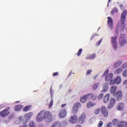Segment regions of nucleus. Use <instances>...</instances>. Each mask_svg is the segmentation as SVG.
Here are the masks:
<instances>
[{
  "label": "nucleus",
  "instance_id": "f257e3e1",
  "mask_svg": "<svg viewBox=\"0 0 127 127\" xmlns=\"http://www.w3.org/2000/svg\"><path fill=\"white\" fill-rule=\"evenodd\" d=\"M43 120L46 121L47 124L52 122V115L49 111L45 112V111H41L36 117V121L37 123H41Z\"/></svg>",
  "mask_w": 127,
  "mask_h": 127
},
{
  "label": "nucleus",
  "instance_id": "f03ea898",
  "mask_svg": "<svg viewBox=\"0 0 127 127\" xmlns=\"http://www.w3.org/2000/svg\"><path fill=\"white\" fill-rule=\"evenodd\" d=\"M127 10H124L121 14V22H119L117 26V31L122 32L123 30H125L126 28V19L127 18Z\"/></svg>",
  "mask_w": 127,
  "mask_h": 127
},
{
  "label": "nucleus",
  "instance_id": "7ed1b4c3",
  "mask_svg": "<svg viewBox=\"0 0 127 127\" xmlns=\"http://www.w3.org/2000/svg\"><path fill=\"white\" fill-rule=\"evenodd\" d=\"M119 44L120 46H125L127 44V39H126V35L121 34L119 39Z\"/></svg>",
  "mask_w": 127,
  "mask_h": 127
},
{
  "label": "nucleus",
  "instance_id": "20e7f679",
  "mask_svg": "<svg viewBox=\"0 0 127 127\" xmlns=\"http://www.w3.org/2000/svg\"><path fill=\"white\" fill-rule=\"evenodd\" d=\"M111 42L114 50H115V51L118 50V42L117 41V37H112Z\"/></svg>",
  "mask_w": 127,
  "mask_h": 127
},
{
  "label": "nucleus",
  "instance_id": "39448f33",
  "mask_svg": "<svg viewBox=\"0 0 127 127\" xmlns=\"http://www.w3.org/2000/svg\"><path fill=\"white\" fill-rule=\"evenodd\" d=\"M125 122L124 121H119V120L115 119L113 121L114 126L115 127H123L125 126Z\"/></svg>",
  "mask_w": 127,
  "mask_h": 127
},
{
  "label": "nucleus",
  "instance_id": "423d86ee",
  "mask_svg": "<svg viewBox=\"0 0 127 127\" xmlns=\"http://www.w3.org/2000/svg\"><path fill=\"white\" fill-rule=\"evenodd\" d=\"M8 115H9V108L4 109L0 112V116L2 118H5V117H7Z\"/></svg>",
  "mask_w": 127,
  "mask_h": 127
},
{
  "label": "nucleus",
  "instance_id": "0eeeda50",
  "mask_svg": "<svg viewBox=\"0 0 127 127\" xmlns=\"http://www.w3.org/2000/svg\"><path fill=\"white\" fill-rule=\"evenodd\" d=\"M66 115H67L66 109H63L60 111L59 116L61 119H64L66 117Z\"/></svg>",
  "mask_w": 127,
  "mask_h": 127
},
{
  "label": "nucleus",
  "instance_id": "6e6552de",
  "mask_svg": "<svg viewBox=\"0 0 127 127\" xmlns=\"http://www.w3.org/2000/svg\"><path fill=\"white\" fill-rule=\"evenodd\" d=\"M79 108H81V103L80 102H77L75 103L72 108V111L74 114H76L78 112Z\"/></svg>",
  "mask_w": 127,
  "mask_h": 127
},
{
  "label": "nucleus",
  "instance_id": "1a4fd4ad",
  "mask_svg": "<svg viewBox=\"0 0 127 127\" xmlns=\"http://www.w3.org/2000/svg\"><path fill=\"white\" fill-rule=\"evenodd\" d=\"M108 24L109 28L112 30L114 28V22L113 21V18L111 17H108Z\"/></svg>",
  "mask_w": 127,
  "mask_h": 127
},
{
  "label": "nucleus",
  "instance_id": "9d476101",
  "mask_svg": "<svg viewBox=\"0 0 127 127\" xmlns=\"http://www.w3.org/2000/svg\"><path fill=\"white\" fill-rule=\"evenodd\" d=\"M113 96L114 97H116L118 101H121L123 98V92L122 91L120 90L115 93V95Z\"/></svg>",
  "mask_w": 127,
  "mask_h": 127
},
{
  "label": "nucleus",
  "instance_id": "9b49d317",
  "mask_svg": "<svg viewBox=\"0 0 127 127\" xmlns=\"http://www.w3.org/2000/svg\"><path fill=\"white\" fill-rule=\"evenodd\" d=\"M101 111L104 117H107L108 116H109V112H108V110L105 106H102L101 107Z\"/></svg>",
  "mask_w": 127,
  "mask_h": 127
},
{
  "label": "nucleus",
  "instance_id": "f8f14e48",
  "mask_svg": "<svg viewBox=\"0 0 127 127\" xmlns=\"http://www.w3.org/2000/svg\"><path fill=\"white\" fill-rule=\"evenodd\" d=\"M123 63V60H119L114 63L113 67L115 68H119V67H120V66H121Z\"/></svg>",
  "mask_w": 127,
  "mask_h": 127
},
{
  "label": "nucleus",
  "instance_id": "ddd939ff",
  "mask_svg": "<svg viewBox=\"0 0 127 127\" xmlns=\"http://www.w3.org/2000/svg\"><path fill=\"white\" fill-rule=\"evenodd\" d=\"M87 100H96L97 98V96L94 95L92 93H89L85 95Z\"/></svg>",
  "mask_w": 127,
  "mask_h": 127
},
{
  "label": "nucleus",
  "instance_id": "4468645a",
  "mask_svg": "<svg viewBox=\"0 0 127 127\" xmlns=\"http://www.w3.org/2000/svg\"><path fill=\"white\" fill-rule=\"evenodd\" d=\"M78 119L77 118V116L76 115H73V116H71L69 118V123L70 124H76L77 123V120Z\"/></svg>",
  "mask_w": 127,
  "mask_h": 127
},
{
  "label": "nucleus",
  "instance_id": "2eb2a0df",
  "mask_svg": "<svg viewBox=\"0 0 127 127\" xmlns=\"http://www.w3.org/2000/svg\"><path fill=\"white\" fill-rule=\"evenodd\" d=\"M109 82H105L104 84H103L102 85V93H105V92H107L108 90H109V86H108V84Z\"/></svg>",
  "mask_w": 127,
  "mask_h": 127
},
{
  "label": "nucleus",
  "instance_id": "dca6fc26",
  "mask_svg": "<svg viewBox=\"0 0 127 127\" xmlns=\"http://www.w3.org/2000/svg\"><path fill=\"white\" fill-rule=\"evenodd\" d=\"M23 120V118L22 116H20L19 117L16 118L14 120V124L15 125H20L21 121Z\"/></svg>",
  "mask_w": 127,
  "mask_h": 127
},
{
  "label": "nucleus",
  "instance_id": "f3484780",
  "mask_svg": "<svg viewBox=\"0 0 127 127\" xmlns=\"http://www.w3.org/2000/svg\"><path fill=\"white\" fill-rule=\"evenodd\" d=\"M32 116H33V113H32V112H30L28 114H26L25 115V119H26V121L25 122L26 123H28V121H29V120L31 119V117H32Z\"/></svg>",
  "mask_w": 127,
  "mask_h": 127
},
{
  "label": "nucleus",
  "instance_id": "a211bd4d",
  "mask_svg": "<svg viewBox=\"0 0 127 127\" xmlns=\"http://www.w3.org/2000/svg\"><path fill=\"white\" fill-rule=\"evenodd\" d=\"M86 120V115H85V113H83L80 117L79 118V123L80 124H84V122Z\"/></svg>",
  "mask_w": 127,
  "mask_h": 127
},
{
  "label": "nucleus",
  "instance_id": "6ab92c4d",
  "mask_svg": "<svg viewBox=\"0 0 127 127\" xmlns=\"http://www.w3.org/2000/svg\"><path fill=\"white\" fill-rule=\"evenodd\" d=\"M114 74L113 73H110L109 75H107L105 77V82L109 83V81L113 80V76Z\"/></svg>",
  "mask_w": 127,
  "mask_h": 127
},
{
  "label": "nucleus",
  "instance_id": "aec40b11",
  "mask_svg": "<svg viewBox=\"0 0 127 127\" xmlns=\"http://www.w3.org/2000/svg\"><path fill=\"white\" fill-rule=\"evenodd\" d=\"M95 58H96V54H93L92 55H87L85 59L87 60H94Z\"/></svg>",
  "mask_w": 127,
  "mask_h": 127
},
{
  "label": "nucleus",
  "instance_id": "412c9836",
  "mask_svg": "<svg viewBox=\"0 0 127 127\" xmlns=\"http://www.w3.org/2000/svg\"><path fill=\"white\" fill-rule=\"evenodd\" d=\"M117 89L118 88L117 86H112L111 88L110 91H111V93L114 96V95H116V91H117Z\"/></svg>",
  "mask_w": 127,
  "mask_h": 127
},
{
  "label": "nucleus",
  "instance_id": "4be33fe9",
  "mask_svg": "<svg viewBox=\"0 0 127 127\" xmlns=\"http://www.w3.org/2000/svg\"><path fill=\"white\" fill-rule=\"evenodd\" d=\"M109 100H110V94H107L104 97L103 102L106 104L109 102Z\"/></svg>",
  "mask_w": 127,
  "mask_h": 127
},
{
  "label": "nucleus",
  "instance_id": "5701e85b",
  "mask_svg": "<svg viewBox=\"0 0 127 127\" xmlns=\"http://www.w3.org/2000/svg\"><path fill=\"white\" fill-rule=\"evenodd\" d=\"M22 109V105H19L15 106L14 110L15 112H19V111H21Z\"/></svg>",
  "mask_w": 127,
  "mask_h": 127
},
{
  "label": "nucleus",
  "instance_id": "b1692460",
  "mask_svg": "<svg viewBox=\"0 0 127 127\" xmlns=\"http://www.w3.org/2000/svg\"><path fill=\"white\" fill-rule=\"evenodd\" d=\"M124 109V103H120L117 107V110L118 111H123Z\"/></svg>",
  "mask_w": 127,
  "mask_h": 127
},
{
  "label": "nucleus",
  "instance_id": "393cba45",
  "mask_svg": "<svg viewBox=\"0 0 127 127\" xmlns=\"http://www.w3.org/2000/svg\"><path fill=\"white\" fill-rule=\"evenodd\" d=\"M62 124L61 123L59 122H56L53 124L51 127H61Z\"/></svg>",
  "mask_w": 127,
  "mask_h": 127
},
{
  "label": "nucleus",
  "instance_id": "a878e982",
  "mask_svg": "<svg viewBox=\"0 0 127 127\" xmlns=\"http://www.w3.org/2000/svg\"><path fill=\"white\" fill-rule=\"evenodd\" d=\"M115 82L117 84H120L122 82V77L121 76H117L115 79Z\"/></svg>",
  "mask_w": 127,
  "mask_h": 127
},
{
  "label": "nucleus",
  "instance_id": "bb28decb",
  "mask_svg": "<svg viewBox=\"0 0 127 127\" xmlns=\"http://www.w3.org/2000/svg\"><path fill=\"white\" fill-rule=\"evenodd\" d=\"M99 86H100L99 83H96L94 84L92 86V90H93V91L97 90V89H98V87H99Z\"/></svg>",
  "mask_w": 127,
  "mask_h": 127
},
{
  "label": "nucleus",
  "instance_id": "cd10ccee",
  "mask_svg": "<svg viewBox=\"0 0 127 127\" xmlns=\"http://www.w3.org/2000/svg\"><path fill=\"white\" fill-rule=\"evenodd\" d=\"M87 100H88V99H87L86 95L83 96L80 98V102H81V103H85V102Z\"/></svg>",
  "mask_w": 127,
  "mask_h": 127
},
{
  "label": "nucleus",
  "instance_id": "c85d7f7f",
  "mask_svg": "<svg viewBox=\"0 0 127 127\" xmlns=\"http://www.w3.org/2000/svg\"><path fill=\"white\" fill-rule=\"evenodd\" d=\"M123 72V69L121 68H119L115 71V74H120Z\"/></svg>",
  "mask_w": 127,
  "mask_h": 127
},
{
  "label": "nucleus",
  "instance_id": "c756f323",
  "mask_svg": "<svg viewBox=\"0 0 127 127\" xmlns=\"http://www.w3.org/2000/svg\"><path fill=\"white\" fill-rule=\"evenodd\" d=\"M95 105H96L95 103H92L91 102L87 103V107L88 109H90L91 107H94V106H95Z\"/></svg>",
  "mask_w": 127,
  "mask_h": 127
},
{
  "label": "nucleus",
  "instance_id": "7c9ffc66",
  "mask_svg": "<svg viewBox=\"0 0 127 127\" xmlns=\"http://www.w3.org/2000/svg\"><path fill=\"white\" fill-rule=\"evenodd\" d=\"M118 11H119V10H118V8L115 7L112 9L111 13L112 14H114V13H116V12H118Z\"/></svg>",
  "mask_w": 127,
  "mask_h": 127
},
{
  "label": "nucleus",
  "instance_id": "2f4dec72",
  "mask_svg": "<svg viewBox=\"0 0 127 127\" xmlns=\"http://www.w3.org/2000/svg\"><path fill=\"white\" fill-rule=\"evenodd\" d=\"M30 108H31V106H26L24 108L23 111L24 112H27V111H28L29 110V109H30Z\"/></svg>",
  "mask_w": 127,
  "mask_h": 127
},
{
  "label": "nucleus",
  "instance_id": "473e14b6",
  "mask_svg": "<svg viewBox=\"0 0 127 127\" xmlns=\"http://www.w3.org/2000/svg\"><path fill=\"white\" fill-rule=\"evenodd\" d=\"M114 106H115V104L110 102L109 104L108 105L107 107L108 109H113V108H114Z\"/></svg>",
  "mask_w": 127,
  "mask_h": 127
},
{
  "label": "nucleus",
  "instance_id": "72a5a7b5",
  "mask_svg": "<svg viewBox=\"0 0 127 127\" xmlns=\"http://www.w3.org/2000/svg\"><path fill=\"white\" fill-rule=\"evenodd\" d=\"M52 106H53V99H52L50 104H49V108L51 109L52 108Z\"/></svg>",
  "mask_w": 127,
  "mask_h": 127
},
{
  "label": "nucleus",
  "instance_id": "f704fd0d",
  "mask_svg": "<svg viewBox=\"0 0 127 127\" xmlns=\"http://www.w3.org/2000/svg\"><path fill=\"white\" fill-rule=\"evenodd\" d=\"M92 72H93V70H92V69H88L86 71V75H91V73H92Z\"/></svg>",
  "mask_w": 127,
  "mask_h": 127
},
{
  "label": "nucleus",
  "instance_id": "c9c22d12",
  "mask_svg": "<svg viewBox=\"0 0 127 127\" xmlns=\"http://www.w3.org/2000/svg\"><path fill=\"white\" fill-rule=\"evenodd\" d=\"M110 103L115 105L116 104V99L114 98H111L110 100Z\"/></svg>",
  "mask_w": 127,
  "mask_h": 127
},
{
  "label": "nucleus",
  "instance_id": "e433bc0d",
  "mask_svg": "<svg viewBox=\"0 0 127 127\" xmlns=\"http://www.w3.org/2000/svg\"><path fill=\"white\" fill-rule=\"evenodd\" d=\"M103 97H104V94L101 93L100 95H98V100H101L103 99Z\"/></svg>",
  "mask_w": 127,
  "mask_h": 127
},
{
  "label": "nucleus",
  "instance_id": "4c0bfd02",
  "mask_svg": "<svg viewBox=\"0 0 127 127\" xmlns=\"http://www.w3.org/2000/svg\"><path fill=\"white\" fill-rule=\"evenodd\" d=\"M102 41H103V39L102 38L100 39L99 41L97 42L96 43V46H100V44H101V43H102Z\"/></svg>",
  "mask_w": 127,
  "mask_h": 127
},
{
  "label": "nucleus",
  "instance_id": "58836bf2",
  "mask_svg": "<svg viewBox=\"0 0 127 127\" xmlns=\"http://www.w3.org/2000/svg\"><path fill=\"white\" fill-rule=\"evenodd\" d=\"M15 117V116H14V114H12V115H10L8 117V119L10 120H12V119H14Z\"/></svg>",
  "mask_w": 127,
  "mask_h": 127
},
{
  "label": "nucleus",
  "instance_id": "ea45409f",
  "mask_svg": "<svg viewBox=\"0 0 127 127\" xmlns=\"http://www.w3.org/2000/svg\"><path fill=\"white\" fill-rule=\"evenodd\" d=\"M83 51V49H80L79 50L78 53H77V56H80L81 54H82V51Z\"/></svg>",
  "mask_w": 127,
  "mask_h": 127
},
{
  "label": "nucleus",
  "instance_id": "a19ab883",
  "mask_svg": "<svg viewBox=\"0 0 127 127\" xmlns=\"http://www.w3.org/2000/svg\"><path fill=\"white\" fill-rule=\"evenodd\" d=\"M109 74V69H107L103 74V76H105Z\"/></svg>",
  "mask_w": 127,
  "mask_h": 127
},
{
  "label": "nucleus",
  "instance_id": "79ce46f5",
  "mask_svg": "<svg viewBox=\"0 0 127 127\" xmlns=\"http://www.w3.org/2000/svg\"><path fill=\"white\" fill-rule=\"evenodd\" d=\"M123 76L124 77H127V69H126L123 71Z\"/></svg>",
  "mask_w": 127,
  "mask_h": 127
},
{
  "label": "nucleus",
  "instance_id": "37998d69",
  "mask_svg": "<svg viewBox=\"0 0 127 127\" xmlns=\"http://www.w3.org/2000/svg\"><path fill=\"white\" fill-rule=\"evenodd\" d=\"M110 81V85H115V84H116V82H115V80H113V79H111Z\"/></svg>",
  "mask_w": 127,
  "mask_h": 127
},
{
  "label": "nucleus",
  "instance_id": "c03bdc74",
  "mask_svg": "<svg viewBox=\"0 0 127 127\" xmlns=\"http://www.w3.org/2000/svg\"><path fill=\"white\" fill-rule=\"evenodd\" d=\"M10 122V120L9 119L3 120V123H4V124H8V123H9Z\"/></svg>",
  "mask_w": 127,
  "mask_h": 127
},
{
  "label": "nucleus",
  "instance_id": "a18cd8bd",
  "mask_svg": "<svg viewBox=\"0 0 127 127\" xmlns=\"http://www.w3.org/2000/svg\"><path fill=\"white\" fill-rule=\"evenodd\" d=\"M24 125L22 126H20L19 127H28V126H27V125H26V123H24V122H23Z\"/></svg>",
  "mask_w": 127,
  "mask_h": 127
},
{
  "label": "nucleus",
  "instance_id": "49530a36",
  "mask_svg": "<svg viewBox=\"0 0 127 127\" xmlns=\"http://www.w3.org/2000/svg\"><path fill=\"white\" fill-rule=\"evenodd\" d=\"M99 113H100V109H97L95 110V114L96 115H98V114H99Z\"/></svg>",
  "mask_w": 127,
  "mask_h": 127
},
{
  "label": "nucleus",
  "instance_id": "de8ad7c7",
  "mask_svg": "<svg viewBox=\"0 0 127 127\" xmlns=\"http://www.w3.org/2000/svg\"><path fill=\"white\" fill-rule=\"evenodd\" d=\"M103 123L102 121H100L99 124H98V127H102L103 126Z\"/></svg>",
  "mask_w": 127,
  "mask_h": 127
},
{
  "label": "nucleus",
  "instance_id": "09e8293b",
  "mask_svg": "<svg viewBox=\"0 0 127 127\" xmlns=\"http://www.w3.org/2000/svg\"><path fill=\"white\" fill-rule=\"evenodd\" d=\"M50 94L51 95V97H53V90H52V87H51L50 88Z\"/></svg>",
  "mask_w": 127,
  "mask_h": 127
},
{
  "label": "nucleus",
  "instance_id": "8fccbe9b",
  "mask_svg": "<svg viewBox=\"0 0 127 127\" xmlns=\"http://www.w3.org/2000/svg\"><path fill=\"white\" fill-rule=\"evenodd\" d=\"M122 68H127V63H125L122 65Z\"/></svg>",
  "mask_w": 127,
  "mask_h": 127
},
{
  "label": "nucleus",
  "instance_id": "3c124183",
  "mask_svg": "<svg viewBox=\"0 0 127 127\" xmlns=\"http://www.w3.org/2000/svg\"><path fill=\"white\" fill-rule=\"evenodd\" d=\"M112 127V123L109 122V123L107 124V127Z\"/></svg>",
  "mask_w": 127,
  "mask_h": 127
},
{
  "label": "nucleus",
  "instance_id": "603ef678",
  "mask_svg": "<svg viewBox=\"0 0 127 127\" xmlns=\"http://www.w3.org/2000/svg\"><path fill=\"white\" fill-rule=\"evenodd\" d=\"M58 74H59V72H55V73H54L53 74V76L54 77H55V76H57V75H58Z\"/></svg>",
  "mask_w": 127,
  "mask_h": 127
},
{
  "label": "nucleus",
  "instance_id": "864d4df0",
  "mask_svg": "<svg viewBox=\"0 0 127 127\" xmlns=\"http://www.w3.org/2000/svg\"><path fill=\"white\" fill-rule=\"evenodd\" d=\"M62 125H63V127H65L66 125H67V122L66 121H64L62 123Z\"/></svg>",
  "mask_w": 127,
  "mask_h": 127
},
{
  "label": "nucleus",
  "instance_id": "5fc2aeb1",
  "mask_svg": "<svg viewBox=\"0 0 127 127\" xmlns=\"http://www.w3.org/2000/svg\"><path fill=\"white\" fill-rule=\"evenodd\" d=\"M97 78H98V74H97L93 77V80H96V79H97Z\"/></svg>",
  "mask_w": 127,
  "mask_h": 127
},
{
  "label": "nucleus",
  "instance_id": "6e6d98bb",
  "mask_svg": "<svg viewBox=\"0 0 127 127\" xmlns=\"http://www.w3.org/2000/svg\"><path fill=\"white\" fill-rule=\"evenodd\" d=\"M71 75H72V71H70L68 74V75H67V77H70L71 76Z\"/></svg>",
  "mask_w": 127,
  "mask_h": 127
},
{
  "label": "nucleus",
  "instance_id": "4d7b16f0",
  "mask_svg": "<svg viewBox=\"0 0 127 127\" xmlns=\"http://www.w3.org/2000/svg\"><path fill=\"white\" fill-rule=\"evenodd\" d=\"M124 85H127V80H126L124 82Z\"/></svg>",
  "mask_w": 127,
  "mask_h": 127
},
{
  "label": "nucleus",
  "instance_id": "13d9d810",
  "mask_svg": "<svg viewBox=\"0 0 127 127\" xmlns=\"http://www.w3.org/2000/svg\"><path fill=\"white\" fill-rule=\"evenodd\" d=\"M66 104L62 105V108H64V107H65L66 106Z\"/></svg>",
  "mask_w": 127,
  "mask_h": 127
},
{
  "label": "nucleus",
  "instance_id": "bf43d9fd",
  "mask_svg": "<svg viewBox=\"0 0 127 127\" xmlns=\"http://www.w3.org/2000/svg\"><path fill=\"white\" fill-rule=\"evenodd\" d=\"M124 124L125 127H127V123L124 122Z\"/></svg>",
  "mask_w": 127,
  "mask_h": 127
},
{
  "label": "nucleus",
  "instance_id": "052dcab7",
  "mask_svg": "<svg viewBox=\"0 0 127 127\" xmlns=\"http://www.w3.org/2000/svg\"><path fill=\"white\" fill-rule=\"evenodd\" d=\"M63 87V86L62 85V84L60 85L59 89H61Z\"/></svg>",
  "mask_w": 127,
  "mask_h": 127
},
{
  "label": "nucleus",
  "instance_id": "680f3d73",
  "mask_svg": "<svg viewBox=\"0 0 127 127\" xmlns=\"http://www.w3.org/2000/svg\"><path fill=\"white\" fill-rule=\"evenodd\" d=\"M93 37H94V35L92 36V37L90 38V40H93Z\"/></svg>",
  "mask_w": 127,
  "mask_h": 127
},
{
  "label": "nucleus",
  "instance_id": "e2e57ef3",
  "mask_svg": "<svg viewBox=\"0 0 127 127\" xmlns=\"http://www.w3.org/2000/svg\"><path fill=\"white\" fill-rule=\"evenodd\" d=\"M111 0H108V4H107V6H109V3H110V1H111Z\"/></svg>",
  "mask_w": 127,
  "mask_h": 127
},
{
  "label": "nucleus",
  "instance_id": "0e129e2a",
  "mask_svg": "<svg viewBox=\"0 0 127 127\" xmlns=\"http://www.w3.org/2000/svg\"><path fill=\"white\" fill-rule=\"evenodd\" d=\"M93 35H94V37H95V36H98L99 34H96V33H94Z\"/></svg>",
  "mask_w": 127,
  "mask_h": 127
},
{
  "label": "nucleus",
  "instance_id": "69168bd1",
  "mask_svg": "<svg viewBox=\"0 0 127 127\" xmlns=\"http://www.w3.org/2000/svg\"><path fill=\"white\" fill-rule=\"evenodd\" d=\"M75 127H81V126H80V125H77V126H76Z\"/></svg>",
  "mask_w": 127,
  "mask_h": 127
},
{
  "label": "nucleus",
  "instance_id": "338daca9",
  "mask_svg": "<svg viewBox=\"0 0 127 127\" xmlns=\"http://www.w3.org/2000/svg\"><path fill=\"white\" fill-rule=\"evenodd\" d=\"M122 6H123V4H121L120 5V7H122Z\"/></svg>",
  "mask_w": 127,
  "mask_h": 127
},
{
  "label": "nucleus",
  "instance_id": "774afa93",
  "mask_svg": "<svg viewBox=\"0 0 127 127\" xmlns=\"http://www.w3.org/2000/svg\"><path fill=\"white\" fill-rule=\"evenodd\" d=\"M100 28H101V27H99L98 29V31H99V30H100Z\"/></svg>",
  "mask_w": 127,
  "mask_h": 127
}]
</instances>
